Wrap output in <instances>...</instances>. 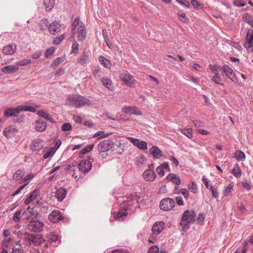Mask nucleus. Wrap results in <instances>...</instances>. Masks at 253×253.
Returning <instances> with one entry per match:
<instances>
[{
	"label": "nucleus",
	"mask_w": 253,
	"mask_h": 253,
	"mask_svg": "<svg viewBox=\"0 0 253 253\" xmlns=\"http://www.w3.org/2000/svg\"><path fill=\"white\" fill-rule=\"evenodd\" d=\"M150 153L152 154L154 158L157 159L160 158L162 155L161 150L156 146H153L150 149Z\"/></svg>",
	"instance_id": "c756f323"
},
{
	"label": "nucleus",
	"mask_w": 253,
	"mask_h": 253,
	"mask_svg": "<svg viewBox=\"0 0 253 253\" xmlns=\"http://www.w3.org/2000/svg\"><path fill=\"white\" fill-rule=\"evenodd\" d=\"M180 131L182 134H184L189 138H192L193 137L192 129L191 128L180 129Z\"/></svg>",
	"instance_id": "ea45409f"
},
{
	"label": "nucleus",
	"mask_w": 253,
	"mask_h": 253,
	"mask_svg": "<svg viewBox=\"0 0 253 253\" xmlns=\"http://www.w3.org/2000/svg\"><path fill=\"white\" fill-rule=\"evenodd\" d=\"M64 39H65V35L62 34L59 37H57V38H55L53 42V43L54 45H58L64 40Z\"/></svg>",
	"instance_id": "de8ad7c7"
},
{
	"label": "nucleus",
	"mask_w": 253,
	"mask_h": 253,
	"mask_svg": "<svg viewBox=\"0 0 253 253\" xmlns=\"http://www.w3.org/2000/svg\"><path fill=\"white\" fill-rule=\"evenodd\" d=\"M77 33L79 41L83 42L86 38V28L84 23L77 17L73 21L72 25V35L70 37V41H75V35Z\"/></svg>",
	"instance_id": "f257e3e1"
},
{
	"label": "nucleus",
	"mask_w": 253,
	"mask_h": 253,
	"mask_svg": "<svg viewBox=\"0 0 253 253\" xmlns=\"http://www.w3.org/2000/svg\"><path fill=\"white\" fill-rule=\"evenodd\" d=\"M37 115L44 119L49 121L51 122H54L53 119L45 110H39L37 112Z\"/></svg>",
	"instance_id": "c85d7f7f"
},
{
	"label": "nucleus",
	"mask_w": 253,
	"mask_h": 253,
	"mask_svg": "<svg viewBox=\"0 0 253 253\" xmlns=\"http://www.w3.org/2000/svg\"><path fill=\"white\" fill-rule=\"evenodd\" d=\"M48 219L53 223H57L63 219L61 212L58 210H54L48 216Z\"/></svg>",
	"instance_id": "9d476101"
},
{
	"label": "nucleus",
	"mask_w": 253,
	"mask_h": 253,
	"mask_svg": "<svg viewBox=\"0 0 253 253\" xmlns=\"http://www.w3.org/2000/svg\"><path fill=\"white\" fill-rule=\"evenodd\" d=\"M127 214V211L126 209L121 210L118 212L115 213L114 218L116 220L123 221L126 218Z\"/></svg>",
	"instance_id": "4be33fe9"
},
{
	"label": "nucleus",
	"mask_w": 253,
	"mask_h": 253,
	"mask_svg": "<svg viewBox=\"0 0 253 253\" xmlns=\"http://www.w3.org/2000/svg\"><path fill=\"white\" fill-rule=\"evenodd\" d=\"M175 201L170 198H166L161 200L160 207L161 210L168 211L172 210L175 206Z\"/></svg>",
	"instance_id": "39448f33"
},
{
	"label": "nucleus",
	"mask_w": 253,
	"mask_h": 253,
	"mask_svg": "<svg viewBox=\"0 0 253 253\" xmlns=\"http://www.w3.org/2000/svg\"><path fill=\"white\" fill-rule=\"evenodd\" d=\"M120 79L124 84L129 87L134 86L136 84V81L134 77L126 72L120 74Z\"/></svg>",
	"instance_id": "20e7f679"
},
{
	"label": "nucleus",
	"mask_w": 253,
	"mask_h": 253,
	"mask_svg": "<svg viewBox=\"0 0 253 253\" xmlns=\"http://www.w3.org/2000/svg\"><path fill=\"white\" fill-rule=\"evenodd\" d=\"M165 223L163 221L156 222L153 226L152 231L153 234L156 235H159L163 230Z\"/></svg>",
	"instance_id": "dca6fc26"
},
{
	"label": "nucleus",
	"mask_w": 253,
	"mask_h": 253,
	"mask_svg": "<svg viewBox=\"0 0 253 253\" xmlns=\"http://www.w3.org/2000/svg\"><path fill=\"white\" fill-rule=\"evenodd\" d=\"M210 189L212 193V196L215 199H217L219 196V193L217 190L215 189L213 186H211Z\"/></svg>",
	"instance_id": "864d4df0"
},
{
	"label": "nucleus",
	"mask_w": 253,
	"mask_h": 253,
	"mask_svg": "<svg viewBox=\"0 0 253 253\" xmlns=\"http://www.w3.org/2000/svg\"><path fill=\"white\" fill-rule=\"evenodd\" d=\"M234 157L236 159V160L240 161H244L245 160L246 156L245 153L241 150L236 151L234 153Z\"/></svg>",
	"instance_id": "473e14b6"
},
{
	"label": "nucleus",
	"mask_w": 253,
	"mask_h": 253,
	"mask_svg": "<svg viewBox=\"0 0 253 253\" xmlns=\"http://www.w3.org/2000/svg\"><path fill=\"white\" fill-rule=\"evenodd\" d=\"M34 176L35 175L33 173H29L21 180L20 183H29V181L33 179Z\"/></svg>",
	"instance_id": "49530a36"
},
{
	"label": "nucleus",
	"mask_w": 253,
	"mask_h": 253,
	"mask_svg": "<svg viewBox=\"0 0 253 253\" xmlns=\"http://www.w3.org/2000/svg\"><path fill=\"white\" fill-rule=\"evenodd\" d=\"M195 126L197 127H201L204 126V122L199 120H194L192 121Z\"/></svg>",
	"instance_id": "69168bd1"
},
{
	"label": "nucleus",
	"mask_w": 253,
	"mask_h": 253,
	"mask_svg": "<svg viewBox=\"0 0 253 253\" xmlns=\"http://www.w3.org/2000/svg\"><path fill=\"white\" fill-rule=\"evenodd\" d=\"M102 35H103V37L104 38V41L105 42H106L107 45L109 46V44H108V42L109 41V38H108V34H107V31L105 29H103L102 30Z\"/></svg>",
	"instance_id": "774afa93"
},
{
	"label": "nucleus",
	"mask_w": 253,
	"mask_h": 253,
	"mask_svg": "<svg viewBox=\"0 0 253 253\" xmlns=\"http://www.w3.org/2000/svg\"><path fill=\"white\" fill-rule=\"evenodd\" d=\"M196 217V214L194 211H192V213L190 215V217L187 220L186 222V226L190 223H192L195 221Z\"/></svg>",
	"instance_id": "8fccbe9b"
},
{
	"label": "nucleus",
	"mask_w": 253,
	"mask_h": 253,
	"mask_svg": "<svg viewBox=\"0 0 253 253\" xmlns=\"http://www.w3.org/2000/svg\"><path fill=\"white\" fill-rule=\"evenodd\" d=\"M166 178L168 181L171 182L176 185H179L181 183L180 177L173 173H170L168 174Z\"/></svg>",
	"instance_id": "6ab92c4d"
},
{
	"label": "nucleus",
	"mask_w": 253,
	"mask_h": 253,
	"mask_svg": "<svg viewBox=\"0 0 253 253\" xmlns=\"http://www.w3.org/2000/svg\"><path fill=\"white\" fill-rule=\"evenodd\" d=\"M43 3L45 10L47 11L50 10L55 4L54 0H43Z\"/></svg>",
	"instance_id": "e433bc0d"
},
{
	"label": "nucleus",
	"mask_w": 253,
	"mask_h": 253,
	"mask_svg": "<svg viewBox=\"0 0 253 253\" xmlns=\"http://www.w3.org/2000/svg\"><path fill=\"white\" fill-rule=\"evenodd\" d=\"M233 3L238 6H244L246 5V2L243 0H233Z\"/></svg>",
	"instance_id": "680f3d73"
},
{
	"label": "nucleus",
	"mask_w": 253,
	"mask_h": 253,
	"mask_svg": "<svg viewBox=\"0 0 253 253\" xmlns=\"http://www.w3.org/2000/svg\"><path fill=\"white\" fill-rule=\"evenodd\" d=\"M16 50V45L14 43L5 46L2 49L3 53L6 55H12L15 52Z\"/></svg>",
	"instance_id": "aec40b11"
},
{
	"label": "nucleus",
	"mask_w": 253,
	"mask_h": 253,
	"mask_svg": "<svg viewBox=\"0 0 253 253\" xmlns=\"http://www.w3.org/2000/svg\"><path fill=\"white\" fill-rule=\"evenodd\" d=\"M19 110L20 111H29L33 113L36 112V109L33 106H28L26 105L18 106Z\"/></svg>",
	"instance_id": "2f4dec72"
},
{
	"label": "nucleus",
	"mask_w": 253,
	"mask_h": 253,
	"mask_svg": "<svg viewBox=\"0 0 253 253\" xmlns=\"http://www.w3.org/2000/svg\"><path fill=\"white\" fill-rule=\"evenodd\" d=\"M47 123L42 119L35 121L34 126L35 129L39 132H43L47 128Z\"/></svg>",
	"instance_id": "f3484780"
},
{
	"label": "nucleus",
	"mask_w": 253,
	"mask_h": 253,
	"mask_svg": "<svg viewBox=\"0 0 253 253\" xmlns=\"http://www.w3.org/2000/svg\"><path fill=\"white\" fill-rule=\"evenodd\" d=\"M244 47L249 52L253 51V30L250 29L246 35L244 44Z\"/></svg>",
	"instance_id": "0eeeda50"
},
{
	"label": "nucleus",
	"mask_w": 253,
	"mask_h": 253,
	"mask_svg": "<svg viewBox=\"0 0 253 253\" xmlns=\"http://www.w3.org/2000/svg\"><path fill=\"white\" fill-rule=\"evenodd\" d=\"M192 211H190L189 210L185 211L183 213L180 224L181 226H182L183 229L186 228V222L189 218L190 217V215Z\"/></svg>",
	"instance_id": "393cba45"
},
{
	"label": "nucleus",
	"mask_w": 253,
	"mask_h": 253,
	"mask_svg": "<svg viewBox=\"0 0 253 253\" xmlns=\"http://www.w3.org/2000/svg\"><path fill=\"white\" fill-rule=\"evenodd\" d=\"M122 112L128 114H134L136 115H141V112L138 110L135 106H126L123 107L122 109Z\"/></svg>",
	"instance_id": "ddd939ff"
},
{
	"label": "nucleus",
	"mask_w": 253,
	"mask_h": 253,
	"mask_svg": "<svg viewBox=\"0 0 253 253\" xmlns=\"http://www.w3.org/2000/svg\"><path fill=\"white\" fill-rule=\"evenodd\" d=\"M31 62V60L30 59H22L19 60L16 62V65L18 67L20 66H24L29 64Z\"/></svg>",
	"instance_id": "37998d69"
},
{
	"label": "nucleus",
	"mask_w": 253,
	"mask_h": 253,
	"mask_svg": "<svg viewBox=\"0 0 253 253\" xmlns=\"http://www.w3.org/2000/svg\"><path fill=\"white\" fill-rule=\"evenodd\" d=\"M113 145L114 143L112 140H105L99 143L97 146L98 150L100 153H103L102 154V157L105 158V155H106L107 154H104V153L111 149L113 148Z\"/></svg>",
	"instance_id": "7ed1b4c3"
},
{
	"label": "nucleus",
	"mask_w": 253,
	"mask_h": 253,
	"mask_svg": "<svg viewBox=\"0 0 253 253\" xmlns=\"http://www.w3.org/2000/svg\"><path fill=\"white\" fill-rule=\"evenodd\" d=\"M112 133H105L104 131H98L94 135V137H97V139H101L111 135Z\"/></svg>",
	"instance_id": "a19ab883"
},
{
	"label": "nucleus",
	"mask_w": 253,
	"mask_h": 253,
	"mask_svg": "<svg viewBox=\"0 0 253 253\" xmlns=\"http://www.w3.org/2000/svg\"><path fill=\"white\" fill-rule=\"evenodd\" d=\"M232 172L234 176L237 178H239L241 176L242 170L238 164H236L234 166Z\"/></svg>",
	"instance_id": "c9c22d12"
},
{
	"label": "nucleus",
	"mask_w": 253,
	"mask_h": 253,
	"mask_svg": "<svg viewBox=\"0 0 253 253\" xmlns=\"http://www.w3.org/2000/svg\"><path fill=\"white\" fill-rule=\"evenodd\" d=\"M143 176L145 181L152 182L155 179L156 174L153 170L148 169L144 171Z\"/></svg>",
	"instance_id": "4468645a"
},
{
	"label": "nucleus",
	"mask_w": 253,
	"mask_h": 253,
	"mask_svg": "<svg viewBox=\"0 0 253 253\" xmlns=\"http://www.w3.org/2000/svg\"><path fill=\"white\" fill-rule=\"evenodd\" d=\"M233 190V185L229 184L225 189L224 195L228 196Z\"/></svg>",
	"instance_id": "052dcab7"
},
{
	"label": "nucleus",
	"mask_w": 253,
	"mask_h": 253,
	"mask_svg": "<svg viewBox=\"0 0 253 253\" xmlns=\"http://www.w3.org/2000/svg\"><path fill=\"white\" fill-rule=\"evenodd\" d=\"M55 47H51L48 48L44 53V55L46 57L48 58L51 56L55 51Z\"/></svg>",
	"instance_id": "3c124183"
},
{
	"label": "nucleus",
	"mask_w": 253,
	"mask_h": 253,
	"mask_svg": "<svg viewBox=\"0 0 253 253\" xmlns=\"http://www.w3.org/2000/svg\"><path fill=\"white\" fill-rule=\"evenodd\" d=\"M27 238L28 241L35 245L39 244V235L30 234L27 236Z\"/></svg>",
	"instance_id": "72a5a7b5"
},
{
	"label": "nucleus",
	"mask_w": 253,
	"mask_h": 253,
	"mask_svg": "<svg viewBox=\"0 0 253 253\" xmlns=\"http://www.w3.org/2000/svg\"><path fill=\"white\" fill-rule=\"evenodd\" d=\"M128 140L130 141L135 146L138 147L140 141L138 139L133 137H129L127 138Z\"/></svg>",
	"instance_id": "6e6d98bb"
},
{
	"label": "nucleus",
	"mask_w": 253,
	"mask_h": 253,
	"mask_svg": "<svg viewBox=\"0 0 253 253\" xmlns=\"http://www.w3.org/2000/svg\"><path fill=\"white\" fill-rule=\"evenodd\" d=\"M43 223L39 220H34L31 221L28 226V229L34 232H40L43 228Z\"/></svg>",
	"instance_id": "6e6552de"
},
{
	"label": "nucleus",
	"mask_w": 253,
	"mask_h": 253,
	"mask_svg": "<svg viewBox=\"0 0 253 253\" xmlns=\"http://www.w3.org/2000/svg\"><path fill=\"white\" fill-rule=\"evenodd\" d=\"M101 81L103 84L108 89L113 90L114 89V86L112 81L107 77H103L101 79Z\"/></svg>",
	"instance_id": "cd10ccee"
},
{
	"label": "nucleus",
	"mask_w": 253,
	"mask_h": 253,
	"mask_svg": "<svg viewBox=\"0 0 253 253\" xmlns=\"http://www.w3.org/2000/svg\"><path fill=\"white\" fill-rule=\"evenodd\" d=\"M99 62L107 68H110L111 67V63L104 56H100L99 57Z\"/></svg>",
	"instance_id": "58836bf2"
},
{
	"label": "nucleus",
	"mask_w": 253,
	"mask_h": 253,
	"mask_svg": "<svg viewBox=\"0 0 253 253\" xmlns=\"http://www.w3.org/2000/svg\"><path fill=\"white\" fill-rule=\"evenodd\" d=\"M90 55V53L89 51H84L81 56L79 58V63L82 65L86 64L88 61Z\"/></svg>",
	"instance_id": "bb28decb"
},
{
	"label": "nucleus",
	"mask_w": 253,
	"mask_h": 253,
	"mask_svg": "<svg viewBox=\"0 0 253 253\" xmlns=\"http://www.w3.org/2000/svg\"><path fill=\"white\" fill-rule=\"evenodd\" d=\"M47 238L49 241L52 243H60L59 237L56 233L51 232L47 235Z\"/></svg>",
	"instance_id": "7c9ffc66"
},
{
	"label": "nucleus",
	"mask_w": 253,
	"mask_h": 253,
	"mask_svg": "<svg viewBox=\"0 0 253 253\" xmlns=\"http://www.w3.org/2000/svg\"><path fill=\"white\" fill-rule=\"evenodd\" d=\"M21 210H18L16 211L15 212V213L13 214L12 219L13 220L16 222L18 223L20 221L21 219Z\"/></svg>",
	"instance_id": "a18cd8bd"
},
{
	"label": "nucleus",
	"mask_w": 253,
	"mask_h": 253,
	"mask_svg": "<svg viewBox=\"0 0 253 253\" xmlns=\"http://www.w3.org/2000/svg\"><path fill=\"white\" fill-rule=\"evenodd\" d=\"M94 161L93 158H89L88 160L81 161L78 165L79 169L84 173L89 172L92 168V163Z\"/></svg>",
	"instance_id": "423d86ee"
},
{
	"label": "nucleus",
	"mask_w": 253,
	"mask_h": 253,
	"mask_svg": "<svg viewBox=\"0 0 253 253\" xmlns=\"http://www.w3.org/2000/svg\"><path fill=\"white\" fill-rule=\"evenodd\" d=\"M169 160L171 162L172 165L177 167L179 165L178 161L173 156H169Z\"/></svg>",
	"instance_id": "5fc2aeb1"
},
{
	"label": "nucleus",
	"mask_w": 253,
	"mask_h": 253,
	"mask_svg": "<svg viewBox=\"0 0 253 253\" xmlns=\"http://www.w3.org/2000/svg\"><path fill=\"white\" fill-rule=\"evenodd\" d=\"M67 195V191L63 188H60L55 192V197L59 201H62Z\"/></svg>",
	"instance_id": "5701e85b"
},
{
	"label": "nucleus",
	"mask_w": 253,
	"mask_h": 253,
	"mask_svg": "<svg viewBox=\"0 0 253 253\" xmlns=\"http://www.w3.org/2000/svg\"><path fill=\"white\" fill-rule=\"evenodd\" d=\"M188 187L192 192H193V193H196L197 186L194 182H191V183L189 184Z\"/></svg>",
	"instance_id": "603ef678"
},
{
	"label": "nucleus",
	"mask_w": 253,
	"mask_h": 253,
	"mask_svg": "<svg viewBox=\"0 0 253 253\" xmlns=\"http://www.w3.org/2000/svg\"><path fill=\"white\" fill-rule=\"evenodd\" d=\"M94 146V145L93 144H90L83 149L79 153L80 158H83L84 154L91 151L93 149Z\"/></svg>",
	"instance_id": "4c0bfd02"
},
{
	"label": "nucleus",
	"mask_w": 253,
	"mask_h": 253,
	"mask_svg": "<svg viewBox=\"0 0 253 253\" xmlns=\"http://www.w3.org/2000/svg\"><path fill=\"white\" fill-rule=\"evenodd\" d=\"M19 70V67L15 65L6 66L1 69V71L4 73H15Z\"/></svg>",
	"instance_id": "b1692460"
},
{
	"label": "nucleus",
	"mask_w": 253,
	"mask_h": 253,
	"mask_svg": "<svg viewBox=\"0 0 253 253\" xmlns=\"http://www.w3.org/2000/svg\"><path fill=\"white\" fill-rule=\"evenodd\" d=\"M25 174L24 170L22 169H18L14 172L13 175V179L14 180L18 181L21 180V178Z\"/></svg>",
	"instance_id": "f704fd0d"
},
{
	"label": "nucleus",
	"mask_w": 253,
	"mask_h": 253,
	"mask_svg": "<svg viewBox=\"0 0 253 253\" xmlns=\"http://www.w3.org/2000/svg\"><path fill=\"white\" fill-rule=\"evenodd\" d=\"M212 81L217 84L222 85H224L223 83H220L221 79L220 78L218 71L215 73L214 75L212 78Z\"/></svg>",
	"instance_id": "c03bdc74"
},
{
	"label": "nucleus",
	"mask_w": 253,
	"mask_h": 253,
	"mask_svg": "<svg viewBox=\"0 0 253 253\" xmlns=\"http://www.w3.org/2000/svg\"><path fill=\"white\" fill-rule=\"evenodd\" d=\"M72 129V126L69 123L64 124L61 127V129L63 131L70 130Z\"/></svg>",
	"instance_id": "bf43d9fd"
},
{
	"label": "nucleus",
	"mask_w": 253,
	"mask_h": 253,
	"mask_svg": "<svg viewBox=\"0 0 253 253\" xmlns=\"http://www.w3.org/2000/svg\"><path fill=\"white\" fill-rule=\"evenodd\" d=\"M48 28L50 34L55 35L60 31L61 24L58 22L54 21L49 25Z\"/></svg>",
	"instance_id": "f8f14e48"
},
{
	"label": "nucleus",
	"mask_w": 253,
	"mask_h": 253,
	"mask_svg": "<svg viewBox=\"0 0 253 253\" xmlns=\"http://www.w3.org/2000/svg\"><path fill=\"white\" fill-rule=\"evenodd\" d=\"M28 182L24 183L23 185L19 187L18 189L12 194V196H14L20 193V192L28 185Z\"/></svg>",
	"instance_id": "0e129e2a"
},
{
	"label": "nucleus",
	"mask_w": 253,
	"mask_h": 253,
	"mask_svg": "<svg viewBox=\"0 0 253 253\" xmlns=\"http://www.w3.org/2000/svg\"><path fill=\"white\" fill-rule=\"evenodd\" d=\"M230 45H231L232 46L235 47L238 50L241 51L242 50V46L238 43H236L233 42H230L229 43Z\"/></svg>",
	"instance_id": "338daca9"
},
{
	"label": "nucleus",
	"mask_w": 253,
	"mask_h": 253,
	"mask_svg": "<svg viewBox=\"0 0 253 253\" xmlns=\"http://www.w3.org/2000/svg\"><path fill=\"white\" fill-rule=\"evenodd\" d=\"M48 22L46 19H42L39 23V27L40 30L44 31L47 29Z\"/></svg>",
	"instance_id": "79ce46f5"
},
{
	"label": "nucleus",
	"mask_w": 253,
	"mask_h": 253,
	"mask_svg": "<svg viewBox=\"0 0 253 253\" xmlns=\"http://www.w3.org/2000/svg\"><path fill=\"white\" fill-rule=\"evenodd\" d=\"M40 195V191L38 189H35L30 195L25 199L24 203L26 205H29L32 202L36 200Z\"/></svg>",
	"instance_id": "a211bd4d"
},
{
	"label": "nucleus",
	"mask_w": 253,
	"mask_h": 253,
	"mask_svg": "<svg viewBox=\"0 0 253 253\" xmlns=\"http://www.w3.org/2000/svg\"><path fill=\"white\" fill-rule=\"evenodd\" d=\"M221 69L225 75L233 82L237 83L238 79L235 75V73L233 70L228 65H223Z\"/></svg>",
	"instance_id": "1a4fd4ad"
},
{
	"label": "nucleus",
	"mask_w": 253,
	"mask_h": 253,
	"mask_svg": "<svg viewBox=\"0 0 253 253\" xmlns=\"http://www.w3.org/2000/svg\"><path fill=\"white\" fill-rule=\"evenodd\" d=\"M67 103L76 105L77 107H83L90 104V101L88 99L78 95H69Z\"/></svg>",
	"instance_id": "f03ea898"
},
{
	"label": "nucleus",
	"mask_w": 253,
	"mask_h": 253,
	"mask_svg": "<svg viewBox=\"0 0 253 253\" xmlns=\"http://www.w3.org/2000/svg\"><path fill=\"white\" fill-rule=\"evenodd\" d=\"M43 148V144L41 139H37L33 141L31 145V149L37 153L39 152Z\"/></svg>",
	"instance_id": "2eb2a0df"
},
{
	"label": "nucleus",
	"mask_w": 253,
	"mask_h": 253,
	"mask_svg": "<svg viewBox=\"0 0 253 253\" xmlns=\"http://www.w3.org/2000/svg\"><path fill=\"white\" fill-rule=\"evenodd\" d=\"M18 130L13 126L5 128L3 133L7 138H12L17 135Z\"/></svg>",
	"instance_id": "9b49d317"
},
{
	"label": "nucleus",
	"mask_w": 253,
	"mask_h": 253,
	"mask_svg": "<svg viewBox=\"0 0 253 253\" xmlns=\"http://www.w3.org/2000/svg\"><path fill=\"white\" fill-rule=\"evenodd\" d=\"M138 148L139 149L145 150L147 149V144L144 141H140V142L139 144V145L138 146Z\"/></svg>",
	"instance_id": "e2e57ef3"
},
{
	"label": "nucleus",
	"mask_w": 253,
	"mask_h": 253,
	"mask_svg": "<svg viewBox=\"0 0 253 253\" xmlns=\"http://www.w3.org/2000/svg\"><path fill=\"white\" fill-rule=\"evenodd\" d=\"M179 20L183 23H187L188 18L184 13L179 14Z\"/></svg>",
	"instance_id": "4d7b16f0"
},
{
	"label": "nucleus",
	"mask_w": 253,
	"mask_h": 253,
	"mask_svg": "<svg viewBox=\"0 0 253 253\" xmlns=\"http://www.w3.org/2000/svg\"><path fill=\"white\" fill-rule=\"evenodd\" d=\"M79 46V44L77 43L76 41L73 42L72 45V52L74 53H78Z\"/></svg>",
	"instance_id": "09e8293b"
},
{
	"label": "nucleus",
	"mask_w": 253,
	"mask_h": 253,
	"mask_svg": "<svg viewBox=\"0 0 253 253\" xmlns=\"http://www.w3.org/2000/svg\"><path fill=\"white\" fill-rule=\"evenodd\" d=\"M20 112L18 106L14 108H9L5 110L4 115L7 117H16Z\"/></svg>",
	"instance_id": "412c9836"
},
{
	"label": "nucleus",
	"mask_w": 253,
	"mask_h": 253,
	"mask_svg": "<svg viewBox=\"0 0 253 253\" xmlns=\"http://www.w3.org/2000/svg\"><path fill=\"white\" fill-rule=\"evenodd\" d=\"M36 214V212L33 211V208H31L30 206H29L27 210L24 211L23 214L25 216V218L27 219H33L34 215Z\"/></svg>",
	"instance_id": "a878e982"
},
{
	"label": "nucleus",
	"mask_w": 253,
	"mask_h": 253,
	"mask_svg": "<svg viewBox=\"0 0 253 253\" xmlns=\"http://www.w3.org/2000/svg\"><path fill=\"white\" fill-rule=\"evenodd\" d=\"M159 251V248L157 246H153L149 248L148 253H158Z\"/></svg>",
	"instance_id": "13d9d810"
}]
</instances>
